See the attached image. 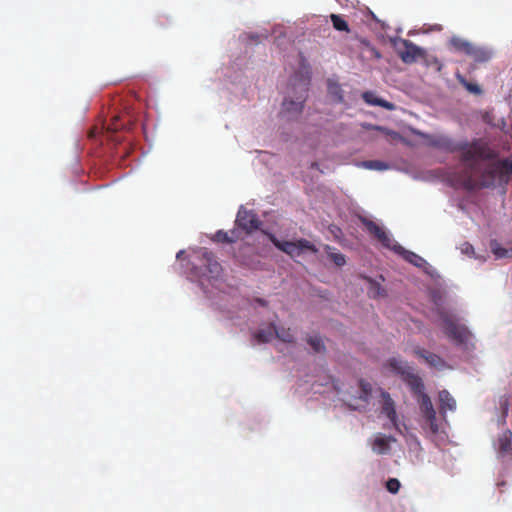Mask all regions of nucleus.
I'll return each instance as SVG.
<instances>
[{
  "label": "nucleus",
  "instance_id": "obj_1",
  "mask_svg": "<svg viewBox=\"0 0 512 512\" xmlns=\"http://www.w3.org/2000/svg\"><path fill=\"white\" fill-rule=\"evenodd\" d=\"M425 138L431 147L447 153L461 152V161L468 164L470 168L474 167V162L477 160H493L498 157V152L482 138L473 139L471 142H455L444 135H427Z\"/></svg>",
  "mask_w": 512,
  "mask_h": 512
},
{
  "label": "nucleus",
  "instance_id": "obj_2",
  "mask_svg": "<svg viewBox=\"0 0 512 512\" xmlns=\"http://www.w3.org/2000/svg\"><path fill=\"white\" fill-rule=\"evenodd\" d=\"M309 83V67L302 64L300 71L291 77L288 86V95L284 98L282 103V113L288 118H294L302 112L304 102L307 99Z\"/></svg>",
  "mask_w": 512,
  "mask_h": 512
},
{
  "label": "nucleus",
  "instance_id": "obj_3",
  "mask_svg": "<svg viewBox=\"0 0 512 512\" xmlns=\"http://www.w3.org/2000/svg\"><path fill=\"white\" fill-rule=\"evenodd\" d=\"M498 179L501 184H508L512 180V159L507 157L499 159L487 166L481 175L482 187L495 186Z\"/></svg>",
  "mask_w": 512,
  "mask_h": 512
},
{
  "label": "nucleus",
  "instance_id": "obj_4",
  "mask_svg": "<svg viewBox=\"0 0 512 512\" xmlns=\"http://www.w3.org/2000/svg\"><path fill=\"white\" fill-rule=\"evenodd\" d=\"M385 367L389 368L393 373L399 375L401 379L409 386L410 390L417 398L424 394V383L421 377L414 373L413 369L406 361L392 357L387 360Z\"/></svg>",
  "mask_w": 512,
  "mask_h": 512
},
{
  "label": "nucleus",
  "instance_id": "obj_5",
  "mask_svg": "<svg viewBox=\"0 0 512 512\" xmlns=\"http://www.w3.org/2000/svg\"><path fill=\"white\" fill-rule=\"evenodd\" d=\"M440 318L444 333L449 339L459 345L466 344L469 341L471 333L466 326L457 323L451 315L444 312L440 314Z\"/></svg>",
  "mask_w": 512,
  "mask_h": 512
},
{
  "label": "nucleus",
  "instance_id": "obj_6",
  "mask_svg": "<svg viewBox=\"0 0 512 512\" xmlns=\"http://www.w3.org/2000/svg\"><path fill=\"white\" fill-rule=\"evenodd\" d=\"M197 259L200 266L195 267L196 276L214 278L219 275L221 271V266L215 259L214 254L207 248H200L197 251Z\"/></svg>",
  "mask_w": 512,
  "mask_h": 512
},
{
  "label": "nucleus",
  "instance_id": "obj_7",
  "mask_svg": "<svg viewBox=\"0 0 512 512\" xmlns=\"http://www.w3.org/2000/svg\"><path fill=\"white\" fill-rule=\"evenodd\" d=\"M270 240L281 251L287 253L291 257H298L305 251H316L313 245L305 239L298 241H280L275 236L271 235Z\"/></svg>",
  "mask_w": 512,
  "mask_h": 512
},
{
  "label": "nucleus",
  "instance_id": "obj_8",
  "mask_svg": "<svg viewBox=\"0 0 512 512\" xmlns=\"http://www.w3.org/2000/svg\"><path fill=\"white\" fill-rule=\"evenodd\" d=\"M395 48L400 59L406 64H412L418 58L423 57L425 51L407 39L395 42Z\"/></svg>",
  "mask_w": 512,
  "mask_h": 512
},
{
  "label": "nucleus",
  "instance_id": "obj_9",
  "mask_svg": "<svg viewBox=\"0 0 512 512\" xmlns=\"http://www.w3.org/2000/svg\"><path fill=\"white\" fill-rule=\"evenodd\" d=\"M236 225L246 233H252L259 229L261 221L257 214L252 210H247L243 206L240 207L236 216Z\"/></svg>",
  "mask_w": 512,
  "mask_h": 512
},
{
  "label": "nucleus",
  "instance_id": "obj_10",
  "mask_svg": "<svg viewBox=\"0 0 512 512\" xmlns=\"http://www.w3.org/2000/svg\"><path fill=\"white\" fill-rule=\"evenodd\" d=\"M391 250H393L398 255L402 256V258L404 260H406L407 262L411 263L412 265H414L418 268H422L426 273L430 274L429 269L431 268V266L420 255H418L412 251L406 250L404 247H402L398 243H395Z\"/></svg>",
  "mask_w": 512,
  "mask_h": 512
},
{
  "label": "nucleus",
  "instance_id": "obj_11",
  "mask_svg": "<svg viewBox=\"0 0 512 512\" xmlns=\"http://www.w3.org/2000/svg\"><path fill=\"white\" fill-rule=\"evenodd\" d=\"M361 222L367 231L373 235L384 247L392 249L396 242H394V240H392L377 223L367 218H361Z\"/></svg>",
  "mask_w": 512,
  "mask_h": 512
},
{
  "label": "nucleus",
  "instance_id": "obj_12",
  "mask_svg": "<svg viewBox=\"0 0 512 512\" xmlns=\"http://www.w3.org/2000/svg\"><path fill=\"white\" fill-rule=\"evenodd\" d=\"M497 455L501 459L512 457V432L509 429L503 431L494 443Z\"/></svg>",
  "mask_w": 512,
  "mask_h": 512
},
{
  "label": "nucleus",
  "instance_id": "obj_13",
  "mask_svg": "<svg viewBox=\"0 0 512 512\" xmlns=\"http://www.w3.org/2000/svg\"><path fill=\"white\" fill-rule=\"evenodd\" d=\"M381 396L383 399L382 403V413L386 415V417L390 420L394 427L397 428V413L395 409V403L393 399L390 397L388 392L382 391Z\"/></svg>",
  "mask_w": 512,
  "mask_h": 512
},
{
  "label": "nucleus",
  "instance_id": "obj_14",
  "mask_svg": "<svg viewBox=\"0 0 512 512\" xmlns=\"http://www.w3.org/2000/svg\"><path fill=\"white\" fill-rule=\"evenodd\" d=\"M413 354L425 360V362L431 367L441 368L444 366V361L440 356L421 347H415L413 349Z\"/></svg>",
  "mask_w": 512,
  "mask_h": 512
},
{
  "label": "nucleus",
  "instance_id": "obj_15",
  "mask_svg": "<svg viewBox=\"0 0 512 512\" xmlns=\"http://www.w3.org/2000/svg\"><path fill=\"white\" fill-rule=\"evenodd\" d=\"M492 51L481 46L472 44L467 56L471 57L476 63H486L492 58Z\"/></svg>",
  "mask_w": 512,
  "mask_h": 512
},
{
  "label": "nucleus",
  "instance_id": "obj_16",
  "mask_svg": "<svg viewBox=\"0 0 512 512\" xmlns=\"http://www.w3.org/2000/svg\"><path fill=\"white\" fill-rule=\"evenodd\" d=\"M362 99L369 105L383 107L387 110H393L395 108L393 103L377 97L376 94L371 91L364 92Z\"/></svg>",
  "mask_w": 512,
  "mask_h": 512
},
{
  "label": "nucleus",
  "instance_id": "obj_17",
  "mask_svg": "<svg viewBox=\"0 0 512 512\" xmlns=\"http://www.w3.org/2000/svg\"><path fill=\"white\" fill-rule=\"evenodd\" d=\"M438 396L441 413L445 414L447 411H455L456 400L447 390L444 389L439 391Z\"/></svg>",
  "mask_w": 512,
  "mask_h": 512
},
{
  "label": "nucleus",
  "instance_id": "obj_18",
  "mask_svg": "<svg viewBox=\"0 0 512 512\" xmlns=\"http://www.w3.org/2000/svg\"><path fill=\"white\" fill-rule=\"evenodd\" d=\"M417 402L420 407V411L423 417L432 416L436 413L430 397L424 393L417 397Z\"/></svg>",
  "mask_w": 512,
  "mask_h": 512
},
{
  "label": "nucleus",
  "instance_id": "obj_19",
  "mask_svg": "<svg viewBox=\"0 0 512 512\" xmlns=\"http://www.w3.org/2000/svg\"><path fill=\"white\" fill-rule=\"evenodd\" d=\"M472 44L473 43L469 42L468 40L458 36H452L449 39V46L453 48L456 52H460L465 55L468 54Z\"/></svg>",
  "mask_w": 512,
  "mask_h": 512
},
{
  "label": "nucleus",
  "instance_id": "obj_20",
  "mask_svg": "<svg viewBox=\"0 0 512 512\" xmlns=\"http://www.w3.org/2000/svg\"><path fill=\"white\" fill-rule=\"evenodd\" d=\"M394 440L392 437L377 436L373 442V450L378 454H386L390 450V442Z\"/></svg>",
  "mask_w": 512,
  "mask_h": 512
},
{
  "label": "nucleus",
  "instance_id": "obj_21",
  "mask_svg": "<svg viewBox=\"0 0 512 512\" xmlns=\"http://www.w3.org/2000/svg\"><path fill=\"white\" fill-rule=\"evenodd\" d=\"M327 91H328V95L330 97H332V99L335 102H337V103L343 102L344 96H343V90H342L340 84L329 79L327 81Z\"/></svg>",
  "mask_w": 512,
  "mask_h": 512
},
{
  "label": "nucleus",
  "instance_id": "obj_22",
  "mask_svg": "<svg viewBox=\"0 0 512 512\" xmlns=\"http://www.w3.org/2000/svg\"><path fill=\"white\" fill-rule=\"evenodd\" d=\"M364 279L369 283L368 295L371 298H379L386 296V290L381 286L380 283L373 280L370 277H364Z\"/></svg>",
  "mask_w": 512,
  "mask_h": 512
},
{
  "label": "nucleus",
  "instance_id": "obj_23",
  "mask_svg": "<svg viewBox=\"0 0 512 512\" xmlns=\"http://www.w3.org/2000/svg\"><path fill=\"white\" fill-rule=\"evenodd\" d=\"M275 335V325L271 324L266 329H260L254 333L253 337L258 343H268Z\"/></svg>",
  "mask_w": 512,
  "mask_h": 512
},
{
  "label": "nucleus",
  "instance_id": "obj_24",
  "mask_svg": "<svg viewBox=\"0 0 512 512\" xmlns=\"http://www.w3.org/2000/svg\"><path fill=\"white\" fill-rule=\"evenodd\" d=\"M325 251L327 257L337 266L342 267L346 264V257L344 254L339 252L336 248L326 245Z\"/></svg>",
  "mask_w": 512,
  "mask_h": 512
},
{
  "label": "nucleus",
  "instance_id": "obj_25",
  "mask_svg": "<svg viewBox=\"0 0 512 512\" xmlns=\"http://www.w3.org/2000/svg\"><path fill=\"white\" fill-rule=\"evenodd\" d=\"M330 19L335 30L350 32L347 21L341 15L331 14Z\"/></svg>",
  "mask_w": 512,
  "mask_h": 512
},
{
  "label": "nucleus",
  "instance_id": "obj_26",
  "mask_svg": "<svg viewBox=\"0 0 512 512\" xmlns=\"http://www.w3.org/2000/svg\"><path fill=\"white\" fill-rule=\"evenodd\" d=\"M275 336L285 342V343H293L294 342V335L290 328L285 327H279L277 328L275 326Z\"/></svg>",
  "mask_w": 512,
  "mask_h": 512
},
{
  "label": "nucleus",
  "instance_id": "obj_27",
  "mask_svg": "<svg viewBox=\"0 0 512 512\" xmlns=\"http://www.w3.org/2000/svg\"><path fill=\"white\" fill-rule=\"evenodd\" d=\"M490 247L496 258L512 257V249H506L501 247L497 241H492Z\"/></svg>",
  "mask_w": 512,
  "mask_h": 512
},
{
  "label": "nucleus",
  "instance_id": "obj_28",
  "mask_svg": "<svg viewBox=\"0 0 512 512\" xmlns=\"http://www.w3.org/2000/svg\"><path fill=\"white\" fill-rule=\"evenodd\" d=\"M234 235L235 231L231 232ZM214 242L218 243H234L237 240L236 236H229V234L223 230H218L212 237Z\"/></svg>",
  "mask_w": 512,
  "mask_h": 512
},
{
  "label": "nucleus",
  "instance_id": "obj_29",
  "mask_svg": "<svg viewBox=\"0 0 512 512\" xmlns=\"http://www.w3.org/2000/svg\"><path fill=\"white\" fill-rule=\"evenodd\" d=\"M457 80L463 85L470 93L479 95L482 93V89L476 83L468 82L463 76L457 74Z\"/></svg>",
  "mask_w": 512,
  "mask_h": 512
},
{
  "label": "nucleus",
  "instance_id": "obj_30",
  "mask_svg": "<svg viewBox=\"0 0 512 512\" xmlns=\"http://www.w3.org/2000/svg\"><path fill=\"white\" fill-rule=\"evenodd\" d=\"M424 419H425V424L429 429V432L432 435L438 434V432L440 430V426H439L437 418H436V413L433 415V417L429 415V416L424 417Z\"/></svg>",
  "mask_w": 512,
  "mask_h": 512
},
{
  "label": "nucleus",
  "instance_id": "obj_31",
  "mask_svg": "<svg viewBox=\"0 0 512 512\" xmlns=\"http://www.w3.org/2000/svg\"><path fill=\"white\" fill-rule=\"evenodd\" d=\"M363 166L367 169L379 170V171L386 170L389 167L387 163H385L383 161H379V160L364 161Z\"/></svg>",
  "mask_w": 512,
  "mask_h": 512
},
{
  "label": "nucleus",
  "instance_id": "obj_32",
  "mask_svg": "<svg viewBox=\"0 0 512 512\" xmlns=\"http://www.w3.org/2000/svg\"><path fill=\"white\" fill-rule=\"evenodd\" d=\"M359 387H360V390H361L360 398L362 400H364V401H367L368 398L371 395V392H372L371 384L368 383V382H365L364 380H360L359 381Z\"/></svg>",
  "mask_w": 512,
  "mask_h": 512
},
{
  "label": "nucleus",
  "instance_id": "obj_33",
  "mask_svg": "<svg viewBox=\"0 0 512 512\" xmlns=\"http://www.w3.org/2000/svg\"><path fill=\"white\" fill-rule=\"evenodd\" d=\"M401 487V484H400V481L397 479V478H390L387 482H386V489L392 493V494H396L398 493L399 489Z\"/></svg>",
  "mask_w": 512,
  "mask_h": 512
},
{
  "label": "nucleus",
  "instance_id": "obj_34",
  "mask_svg": "<svg viewBox=\"0 0 512 512\" xmlns=\"http://www.w3.org/2000/svg\"><path fill=\"white\" fill-rule=\"evenodd\" d=\"M123 127L122 123H119L118 117H113L110 121V123L107 125V129L110 131H117Z\"/></svg>",
  "mask_w": 512,
  "mask_h": 512
},
{
  "label": "nucleus",
  "instance_id": "obj_35",
  "mask_svg": "<svg viewBox=\"0 0 512 512\" xmlns=\"http://www.w3.org/2000/svg\"><path fill=\"white\" fill-rule=\"evenodd\" d=\"M309 344L311 345V347L316 351L318 352L320 350V339L315 337V338H310L309 339Z\"/></svg>",
  "mask_w": 512,
  "mask_h": 512
},
{
  "label": "nucleus",
  "instance_id": "obj_36",
  "mask_svg": "<svg viewBox=\"0 0 512 512\" xmlns=\"http://www.w3.org/2000/svg\"><path fill=\"white\" fill-rule=\"evenodd\" d=\"M330 232L334 235L335 238H340V235L342 234L341 229L335 225H332L329 227Z\"/></svg>",
  "mask_w": 512,
  "mask_h": 512
},
{
  "label": "nucleus",
  "instance_id": "obj_37",
  "mask_svg": "<svg viewBox=\"0 0 512 512\" xmlns=\"http://www.w3.org/2000/svg\"><path fill=\"white\" fill-rule=\"evenodd\" d=\"M466 187H467V188H469V189H472V188H474V187H475V182H474V180H473L471 177H469V178L467 179V181H466Z\"/></svg>",
  "mask_w": 512,
  "mask_h": 512
},
{
  "label": "nucleus",
  "instance_id": "obj_38",
  "mask_svg": "<svg viewBox=\"0 0 512 512\" xmlns=\"http://www.w3.org/2000/svg\"><path fill=\"white\" fill-rule=\"evenodd\" d=\"M182 254H184V251H183V250L179 251V252L177 253V258L182 257Z\"/></svg>",
  "mask_w": 512,
  "mask_h": 512
},
{
  "label": "nucleus",
  "instance_id": "obj_39",
  "mask_svg": "<svg viewBox=\"0 0 512 512\" xmlns=\"http://www.w3.org/2000/svg\"><path fill=\"white\" fill-rule=\"evenodd\" d=\"M331 386H332L333 389L338 391V387H337V385L334 382H332Z\"/></svg>",
  "mask_w": 512,
  "mask_h": 512
},
{
  "label": "nucleus",
  "instance_id": "obj_40",
  "mask_svg": "<svg viewBox=\"0 0 512 512\" xmlns=\"http://www.w3.org/2000/svg\"><path fill=\"white\" fill-rule=\"evenodd\" d=\"M257 301H258L261 305H265V304H266V303H265V301H264V300H262V299H258Z\"/></svg>",
  "mask_w": 512,
  "mask_h": 512
},
{
  "label": "nucleus",
  "instance_id": "obj_41",
  "mask_svg": "<svg viewBox=\"0 0 512 512\" xmlns=\"http://www.w3.org/2000/svg\"><path fill=\"white\" fill-rule=\"evenodd\" d=\"M311 166H312V168H313V167H316V166H317V163H316V162H312Z\"/></svg>",
  "mask_w": 512,
  "mask_h": 512
}]
</instances>
